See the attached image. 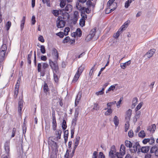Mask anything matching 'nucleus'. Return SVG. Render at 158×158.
<instances>
[{"instance_id":"50","label":"nucleus","mask_w":158,"mask_h":158,"mask_svg":"<svg viewBox=\"0 0 158 158\" xmlns=\"http://www.w3.org/2000/svg\"><path fill=\"white\" fill-rule=\"evenodd\" d=\"M9 41L7 38H4L3 39V44L2 45H5L7 46V42Z\"/></svg>"},{"instance_id":"4","label":"nucleus","mask_w":158,"mask_h":158,"mask_svg":"<svg viewBox=\"0 0 158 158\" xmlns=\"http://www.w3.org/2000/svg\"><path fill=\"white\" fill-rule=\"evenodd\" d=\"M62 17L60 16L58 17L56 21V26L58 28L63 27L65 25V22L62 20Z\"/></svg>"},{"instance_id":"57","label":"nucleus","mask_w":158,"mask_h":158,"mask_svg":"<svg viewBox=\"0 0 158 158\" xmlns=\"http://www.w3.org/2000/svg\"><path fill=\"white\" fill-rule=\"evenodd\" d=\"M115 88V86L114 85L111 86L108 89V90L106 92V93H107L108 92L111 90H113Z\"/></svg>"},{"instance_id":"44","label":"nucleus","mask_w":158,"mask_h":158,"mask_svg":"<svg viewBox=\"0 0 158 158\" xmlns=\"http://www.w3.org/2000/svg\"><path fill=\"white\" fill-rule=\"evenodd\" d=\"M66 1L64 0H61L60 3V6L61 8H63L65 5Z\"/></svg>"},{"instance_id":"1","label":"nucleus","mask_w":158,"mask_h":158,"mask_svg":"<svg viewBox=\"0 0 158 158\" xmlns=\"http://www.w3.org/2000/svg\"><path fill=\"white\" fill-rule=\"evenodd\" d=\"M125 143L127 147L130 148V150L131 153H134L137 152L139 154L140 147L138 143L136 142L133 143L128 140H126Z\"/></svg>"},{"instance_id":"45","label":"nucleus","mask_w":158,"mask_h":158,"mask_svg":"<svg viewBox=\"0 0 158 158\" xmlns=\"http://www.w3.org/2000/svg\"><path fill=\"white\" fill-rule=\"evenodd\" d=\"M96 28H94L92 29L90 32L89 34L94 37L96 33Z\"/></svg>"},{"instance_id":"5","label":"nucleus","mask_w":158,"mask_h":158,"mask_svg":"<svg viewBox=\"0 0 158 158\" xmlns=\"http://www.w3.org/2000/svg\"><path fill=\"white\" fill-rule=\"evenodd\" d=\"M49 64L52 69L53 70V73H58V67L57 63H54L51 60H49Z\"/></svg>"},{"instance_id":"8","label":"nucleus","mask_w":158,"mask_h":158,"mask_svg":"<svg viewBox=\"0 0 158 158\" xmlns=\"http://www.w3.org/2000/svg\"><path fill=\"white\" fill-rule=\"evenodd\" d=\"M48 66V65L47 63H39L37 65V70L38 72L41 71V67L44 70L46 68H47Z\"/></svg>"},{"instance_id":"38","label":"nucleus","mask_w":158,"mask_h":158,"mask_svg":"<svg viewBox=\"0 0 158 158\" xmlns=\"http://www.w3.org/2000/svg\"><path fill=\"white\" fill-rule=\"evenodd\" d=\"M76 33L77 35L79 37H80L82 34L80 28H77L76 30Z\"/></svg>"},{"instance_id":"24","label":"nucleus","mask_w":158,"mask_h":158,"mask_svg":"<svg viewBox=\"0 0 158 158\" xmlns=\"http://www.w3.org/2000/svg\"><path fill=\"white\" fill-rule=\"evenodd\" d=\"M113 121L115 127H117L119 124V120L118 118L116 116L114 117L113 118Z\"/></svg>"},{"instance_id":"51","label":"nucleus","mask_w":158,"mask_h":158,"mask_svg":"<svg viewBox=\"0 0 158 158\" xmlns=\"http://www.w3.org/2000/svg\"><path fill=\"white\" fill-rule=\"evenodd\" d=\"M16 132V129L15 128H13L12 132V135H11V138L14 137L15 134Z\"/></svg>"},{"instance_id":"47","label":"nucleus","mask_w":158,"mask_h":158,"mask_svg":"<svg viewBox=\"0 0 158 158\" xmlns=\"http://www.w3.org/2000/svg\"><path fill=\"white\" fill-rule=\"evenodd\" d=\"M58 73H53V77L54 78V80L55 82H56L58 81V77L57 75V74Z\"/></svg>"},{"instance_id":"23","label":"nucleus","mask_w":158,"mask_h":158,"mask_svg":"<svg viewBox=\"0 0 158 158\" xmlns=\"http://www.w3.org/2000/svg\"><path fill=\"white\" fill-rule=\"evenodd\" d=\"M114 1L115 0H109L107 3V7L113 8V5L116 4V3L114 4Z\"/></svg>"},{"instance_id":"27","label":"nucleus","mask_w":158,"mask_h":158,"mask_svg":"<svg viewBox=\"0 0 158 158\" xmlns=\"http://www.w3.org/2000/svg\"><path fill=\"white\" fill-rule=\"evenodd\" d=\"M158 148L157 147L155 146H153L150 149V152L151 153H155V154L156 155V152H157Z\"/></svg>"},{"instance_id":"19","label":"nucleus","mask_w":158,"mask_h":158,"mask_svg":"<svg viewBox=\"0 0 158 158\" xmlns=\"http://www.w3.org/2000/svg\"><path fill=\"white\" fill-rule=\"evenodd\" d=\"M116 8V7L111 8V7H107L105 13L106 14H109L114 10Z\"/></svg>"},{"instance_id":"37","label":"nucleus","mask_w":158,"mask_h":158,"mask_svg":"<svg viewBox=\"0 0 158 158\" xmlns=\"http://www.w3.org/2000/svg\"><path fill=\"white\" fill-rule=\"evenodd\" d=\"M85 20L83 19H81L80 20V25L81 26L83 27L85 25Z\"/></svg>"},{"instance_id":"54","label":"nucleus","mask_w":158,"mask_h":158,"mask_svg":"<svg viewBox=\"0 0 158 158\" xmlns=\"http://www.w3.org/2000/svg\"><path fill=\"white\" fill-rule=\"evenodd\" d=\"M98 158H105V156L102 152H100L99 153Z\"/></svg>"},{"instance_id":"20","label":"nucleus","mask_w":158,"mask_h":158,"mask_svg":"<svg viewBox=\"0 0 158 158\" xmlns=\"http://www.w3.org/2000/svg\"><path fill=\"white\" fill-rule=\"evenodd\" d=\"M150 148L149 146L143 147L141 148V152L143 153H147L149 150Z\"/></svg>"},{"instance_id":"28","label":"nucleus","mask_w":158,"mask_h":158,"mask_svg":"<svg viewBox=\"0 0 158 158\" xmlns=\"http://www.w3.org/2000/svg\"><path fill=\"white\" fill-rule=\"evenodd\" d=\"M80 139V138L79 136H77L76 137L74 146V149H76V148L78 146L79 142Z\"/></svg>"},{"instance_id":"64","label":"nucleus","mask_w":158,"mask_h":158,"mask_svg":"<svg viewBox=\"0 0 158 158\" xmlns=\"http://www.w3.org/2000/svg\"><path fill=\"white\" fill-rule=\"evenodd\" d=\"M98 152L96 151H94L93 152L92 158H97Z\"/></svg>"},{"instance_id":"40","label":"nucleus","mask_w":158,"mask_h":158,"mask_svg":"<svg viewBox=\"0 0 158 158\" xmlns=\"http://www.w3.org/2000/svg\"><path fill=\"white\" fill-rule=\"evenodd\" d=\"M129 127V121H127L125 125V131L127 132Z\"/></svg>"},{"instance_id":"48","label":"nucleus","mask_w":158,"mask_h":158,"mask_svg":"<svg viewBox=\"0 0 158 158\" xmlns=\"http://www.w3.org/2000/svg\"><path fill=\"white\" fill-rule=\"evenodd\" d=\"M19 88L15 87L14 91V95L15 97H16L17 96L19 92Z\"/></svg>"},{"instance_id":"18","label":"nucleus","mask_w":158,"mask_h":158,"mask_svg":"<svg viewBox=\"0 0 158 158\" xmlns=\"http://www.w3.org/2000/svg\"><path fill=\"white\" fill-rule=\"evenodd\" d=\"M130 60H129L124 63H122L120 64V66L123 69H125V68L131 64Z\"/></svg>"},{"instance_id":"14","label":"nucleus","mask_w":158,"mask_h":158,"mask_svg":"<svg viewBox=\"0 0 158 158\" xmlns=\"http://www.w3.org/2000/svg\"><path fill=\"white\" fill-rule=\"evenodd\" d=\"M155 52V50L154 49H151L148 52L145 56H147L148 58H150L152 56Z\"/></svg>"},{"instance_id":"11","label":"nucleus","mask_w":158,"mask_h":158,"mask_svg":"<svg viewBox=\"0 0 158 158\" xmlns=\"http://www.w3.org/2000/svg\"><path fill=\"white\" fill-rule=\"evenodd\" d=\"M81 97V92H79L76 96L75 100V106H77L80 100Z\"/></svg>"},{"instance_id":"56","label":"nucleus","mask_w":158,"mask_h":158,"mask_svg":"<svg viewBox=\"0 0 158 158\" xmlns=\"http://www.w3.org/2000/svg\"><path fill=\"white\" fill-rule=\"evenodd\" d=\"M128 135L130 138L132 137L133 136V133L132 130H130L128 132Z\"/></svg>"},{"instance_id":"31","label":"nucleus","mask_w":158,"mask_h":158,"mask_svg":"<svg viewBox=\"0 0 158 158\" xmlns=\"http://www.w3.org/2000/svg\"><path fill=\"white\" fill-rule=\"evenodd\" d=\"M61 10H54L53 11V14L55 16H58L59 14L61 13Z\"/></svg>"},{"instance_id":"61","label":"nucleus","mask_w":158,"mask_h":158,"mask_svg":"<svg viewBox=\"0 0 158 158\" xmlns=\"http://www.w3.org/2000/svg\"><path fill=\"white\" fill-rule=\"evenodd\" d=\"M42 1L44 3H46L48 6H50L49 0H42Z\"/></svg>"},{"instance_id":"21","label":"nucleus","mask_w":158,"mask_h":158,"mask_svg":"<svg viewBox=\"0 0 158 158\" xmlns=\"http://www.w3.org/2000/svg\"><path fill=\"white\" fill-rule=\"evenodd\" d=\"M105 110H107L105 113V115L106 116H108L112 112V110L111 108L107 107L105 108Z\"/></svg>"},{"instance_id":"29","label":"nucleus","mask_w":158,"mask_h":158,"mask_svg":"<svg viewBox=\"0 0 158 158\" xmlns=\"http://www.w3.org/2000/svg\"><path fill=\"white\" fill-rule=\"evenodd\" d=\"M80 76V75L79 74L76 73L72 80V83H75L78 79Z\"/></svg>"},{"instance_id":"62","label":"nucleus","mask_w":158,"mask_h":158,"mask_svg":"<svg viewBox=\"0 0 158 158\" xmlns=\"http://www.w3.org/2000/svg\"><path fill=\"white\" fill-rule=\"evenodd\" d=\"M31 24L32 25H34L35 23V17L34 16H33L31 18Z\"/></svg>"},{"instance_id":"10","label":"nucleus","mask_w":158,"mask_h":158,"mask_svg":"<svg viewBox=\"0 0 158 158\" xmlns=\"http://www.w3.org/2000/svg\"><path fill=\"white\" fill-rule=\"evenodd\" d=\"M131 113L132 110L131 109H129L127 111L125 116V119L127 121H130L131 115Z\"/></svg>"},{"instance_id":"42","label":"nucleus","mask_w":158,"mask_h":158,"mask_svg":"<svg viewBox=\"0 0 158 158\" xmlns=\"http://www.w3.org/2000/svg\"><path fill=\"white\" fill-rule=\"evenodd\" d=\"M122 32L121 31H119V29H118V31L116 33L114 34V35H113L114 37L116 38H117L119 36L120 34Z\"/></svg>"},{"instance_id":"33","label":"nucleus","mask_w":158,"mask_h":158,"mask_svg":"<svg viewBox=\"0 0 158 158\" xmlns=\"http://www.w3.org/2000/svg\"><path fill=\"white\" fill-rule=\"evenodd\" d=\"M62 127L64 130H65L67 127L66 122L65 120H63L62 123Z\"/></svg>"},{"instance_id":"16","label":"nucleus","mask_w":158,"mask_h":158,"mask_svg":"<svg viewBox=\"0 0 158 158\" xmlns=\"http://www.w3.org/2000/svg\"><path fill=\"white\" fill-rule=\"evenodd\" d=\"M156 125L155 124H153L151 126H149L147 130L148 131L153 133L155 131L156 129Z\"/></svg>"},{"instance_id":"7","label":"nucleus","mask_w":158,"mask_h":158,"mask_svg":"<svg viewBox=\"0 0 158 158\" xmlns=\"http://www.w3.org/2000/svg\"><path fill=\"white\" fill-rule=\"evenodd\" d=\"M116 149L114 145L112 146L110 148V150L109 152V156L111 158H115Z\"/></svg>"},{"instance_id":"49","label":"nucleus","mask_w":158,"mask_h":158,"mask_svg":"<svg viewBox=\"0 0 158 158\" xmlns=\"http://www.w3.org/2000/svg\"><path fill=\"white\" fill-rule=\"evenodd\" d=\"M56 35L57 36H59L60 38H63L64 36V34L63 32H60L56 34Z\"/></svg>"},{"instance_id":"30","label":"nucleus","mask_w":158,"mask_h":158,"mask_svg":"<svg viewBox=\"0 0 158 158\" xmlns=\"http://www.w3.org/2000/svg\"><path fill=\"white\" fill-rule=\"evenodd\" d=\"M138 135L139 137L143 138L146 135L144 131L143 130H142L139 133Z\"/></svg>"},{"instance_id":"63","label":"nucleus","mask_w":158,"mask_h":158,"mask_svg":"<svg viewBox=\"0 0 158 158\" xmlns=\"http://www.w3.org/2000/svg\"><path fill=\"white\" fill-rule=\"evenodd\" d=\"M93 109L96 110H98L99 109V107L98 104L95 103L94 104V107Z\"/></svg>"},{"instance_id":"12","label":"nucleus","mask_w":158,"mask_h":158,"mask_svg":"<svg viewBox=\"0 0 158 158\" xmlns=\"http://www.w3.org/2000/svg\"><path fill=\"white\" fill-rule=\"evenodd\" d=\"M125 147L124 146L123 144L121 145L120 149V152L119 153L121 155V156H120L119 158H121L122 156H123L125 155Z\"/></svg>"},{"instance_id":"41","label":"nucleus","mask_w":158,"mask_h":158,"mask_svg":"<svg viewBox=\"0 0 158 158\" xmlns=\"http://www.w3.org/2000/svg\"><path fill=\"white\" fill-rule=\"evenodd\" d=\"M70 30V28L69 27H66L65 28L64 33L65 35H66L68 34V32Z\"/></svg>"},{"instance_id":"3","label":"nucleus","mask_w":158,"mask_h":158,"mask_svg":"<svg viewBox=\"0 0 158 158\" xmlns=\"http://www.w3.org/2000/svg\"><path fill=\"white\" fill-rule=\"evenodd\" d=\"M7 46L2 45L0 49V62L3 61L5 60Z\"/></svg>"},{"instance_id":"46","label":"nucleus","mask_w":158,"mask_h":158,"mask_svg":"<svg viewBox=\"0 0 158 158\" xmlns=\"http://www.w3.org/2000/svg\"><path fill=\"white\" fill-rule=\"evenodd\" d=\"M94 37L90 35L89 34L87 35L85 39V40L87 41H90Z\"/></svg>"},{"instance_id":"58","label":"nucleus","mask_w":158,"mask_h":158,"mask_svg":"<svg viewBox=\"0 0 158 158\" xmlns=\"http://www.w3.org/2000/svg\"><path fill=\"white\" fill-rule=\"evenodd\" d=\"M38 40L42 43L44 42V40L43 37L42 35H40L38 38Z\"/></svg>"},{"instance_id":"17","label":"nucleus","mask_w":158,"mask_h":158,"mask_svg":"<svg viewBox=\"0 0 158 158\" xmlns=\"http://www.w3.org/2000/svg\"><path fill=\"white\" fill-rule=\"evenodd\" d=\"M85 65H81L78 69L77 72L76 73L81 75L85 69Z\"/></svg>"},{"instance_id":"59","label":"nucleus","mask_w":158,"mask_h":158,"mask_svg":"<svg viewBox=\"0 0 158 158\" xmlns=\"http://www.w3.org/2000/svg\"><path fill=\"white\" fill-rule=\"evenodd\" d=\"M148 143L150 144H152L154 143L155 142L154 139L153 138H151L150 139H149Z\"/></svg>"},{"instance_id":"52","label":"nucleus","mask_w":158,"mask_h":158,"mask_svg":"<svg viewBox=\"0 0 158 158\" xmlns=\"http://www.w3.org/2000/svg\"><path fill=\"white\" fill-rule=\"evenodd\" d=\"M116 103V101H114L112 102H108L107 104V107L110 108V107L113 105H114Z\"/></svg>"},{"instance_id":"15","label":"nucleus","mask_w":158,"mask_h":158,"mask_svg":"<svg viewBox=\"0 0 158 158\" xmlns=\"http://www.w3.org/2000/svg\"><path fill=\"white\" fill-rule=\"evenodd\" d=\"M52 55L54 57L56 60L58 58L59 56L57 50L55 48H53L52 49Z\"/></svg>"},{"instance_id":"55","label":"nucleus","mask_w":158,"mask_h":158,"mask_svg":"<svg viewBox=\"0 0 158 158\" xmlns=\"http://www.w3.org/2000/svg\"><path fill=\"white\" fill-rule=\"evenodd\" d=\"M22 127L23 134H24L26 132L27 129V127L26 126V125L24 123H23Z\"/></svg>"},{"instance_id":"25","label":"nucleus","mask_w":158,"mask_h":158,"mask_svg":"<svg viewBox=\"0 0 158 158\" xmlns=\"http://www.w3.org/2000/svg\"><path fill=\"white\" fill-rule=\"evenodd\" d=\"M25 19L26 17L24 16L22 19L21 21L20 28L21 31H22L24 28Z\"/></svg>"},{"instance_id":"6","label":"nucleus","mask_w":158,"mask_h":158,"mask_svg":"<svg viewBox=\"0 0 158 158\" xmlns=\"http://www.w3.org/2000/svg\"><path fill=\"white\" fill-rule=\"evenodd\" d=\"M79 109L77 108L76 109L75 112L74 114V117L73 118L72 121V125L74 127L76 125L77 121V119L79 113Z\"/></svg>"},{"instance_id":"32","label":"nucleus","mask_w":158,"mask_h":158,"mask_svg":"<svg viewBox=\"0 0 158 158\" xmlns=\"http://www.w3.org/2000/svg\"><path fill=\"white\" fill-rule=\"evenodd\" d=\"M80 3V2L78 1L76 3V7L77 9L79 10H81V9H82V8H84L83 7H82L81 4Z\"/></svg>"},{"instance_id":"9","label":"nucleus","mask_w":158,"mask_h":158,"mask_svg":"<svg viewBox=\"0 0 158 158\" xmlns=\"http://www.w3.org/2000/svg\"><path fill=\"white\" fill-rule=\"evenodd\" d=\"M130 23V21L129 20H128L126 21L119 29V31H121L122 32L123 31L125 30L128 27Z\"/></svg>"},{"instance_id":"43","label":"nucleus","mask_w":158,"mask_h":158,"mask_svg":"<svg viewBox=\"0 0 158 158\" xmlns=\"http://www.w3.org/2000/svg\"><path fill=\"white\" fill-rule=\"evenodd\" d=\"M141 115V112L140 111L136 112V114L135 116V118L137 121V119L139 118Z\"/></svg>"},{"instance_id":"2","label":"nucleus","mask_w":158,"mask_h":158,"mask_svg":"<svg viewBox=\"0 0 158 158\" xmlns=\"http://www.w3.org/2000/svg\"><path fill=\"white\" fill-rule=\"evenodd\" d=\"M10 141H6L4 144V150L3 154L2 156V158H10Z\"/></svg>"},{"instance_id":"60","label":"nucleus","mask_w":158,"mask_h":158,"mask_svg":"<svg viewBox=\"0 0 158 158\" xmlns=\"http://www.w3.org/2000/svg\"><path fill=\"white\" fill-rule=\"evenodd\" d=\"M70 40V38L69 36L66 37L63 40V43H66L68 42Z\"/></svg>"},{"instance_id":"22","label":"nucleus","mask_w":158,"mask_h":158,"mask_svg":"<svg viewBox=\"0 0 158 158\" xmlns=\"http://www.w3.org/2000/svg\"><path fill=\"white\" fill-rule=\"evenodd\" d=\"M62 133V131L60 129H57L55 131V134L56 135L57 138L58 139H60L61 138V135Z\"/></svg>"},{"instance_id":"35","label":"nucleus","mask_w":158,"mask_h":158,"mask_svg":"<svg viewBox=\"0 0 158 158\" xmlns=\"http://www.w3.org/2000/svg\"><path fill=\"white\" fill-rule=\"evenodd\" d=\"M143 105V102H140L137 106L135 108V112L138 111L139 110L141 107Z\"/></svg>"},{"instance_id":"36","label":"nucleus","mask_w":158,"mask_h":158,"mask_svg":"<svg viewBox=\"0 0 158 158\" xmlns=\"http://www.w3.org/2000/svg\"><path fill=\"white\" fill-rule=\"evenodd\" d=\"M131 2L132 1L131 0H128L127 1L125 2V7L126 8H128Z\"/></svg>"},{"instance_id":"39","label":"nucleus","mask_w":158,"mask_h":158,"mask_svg":"<svg viewBox=\"0 0 158 158\" xmlns=\"http://www.w3.org/2000/svg\"><path fill=\"white\" fill-rule=\"evenodd\" d=\"M40 48L41 52L43 54L45 53L46 52V50L44 46V45H41L40 46Z\"/></svg>"},{"instance_id":"26","label":"nucleus","mask_w":158,"mask_h":158,"mask_svg":"<svg viewBox=\"0 0 158 158\" xmlns=\"http://www.w3.org/2000/svg\"><path fill=\"white\" fill-rule=\"evenodd\" d=\"M72 6L70 4H68L66 6L64 10L66 11L70 12L72 11Z\"/></svg>"},{"instance_id":"34","label":"nucleus","mask_w":158,"mask_h":158,"mask_svg":"<svg viewBox=\"0 0 158 158\" xmlns=\"http://www.w3.org/2000/svg\"><path fill=\"white\" fill-rule=\"evenodd\" d=\"M138 102V98H134L132 100V106L134 107L137 104Z\"/></svg>"},{"instance_id":"53","label":"nucleus","mask_w":158,"mask_h":158,"mask_svg":"<svg viewBox=\"0 0 158 158\" xmlns=\"http://www.w3.org/2000/svg\"><path fill=\"white\" fill-rule=\"evenodd\" d=\"M11 22L10 21L7 22L6 23V30H8L9 29L11 26Z\"/></svg>"},{"instance_id":"13","label":"nucleus","mask_w":158,"mask_h":158,"mask_svg":"<svg viewBox=\"0 0 158 158\" xmlns=\"http://www.w3.org/2000/svg\"><path fill=\"white\" fill-rule=\"evenodd\" d=\"M52 116H53V118H52V127L53 130L54 131H55L56 129L57 124H56V118L55 116L54 115V114H53L52 113Z\"/></svg>"}]
</instances>
